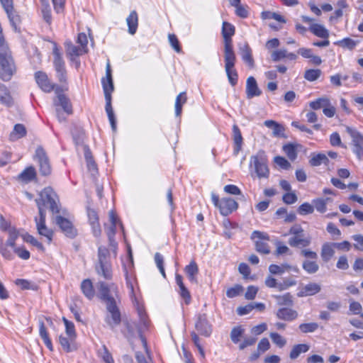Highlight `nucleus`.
Returning a JSON list of instances; mask_svg holds the SVG:
<instances>
[{
    "instance_id": "f257e3e1",
    "label": "nucleus",
    "mask_w": 363,
    "mask_h": 363,
    "mask_svg": "<svg viewBox=\"0 0 363 363\" xmlns=\"http://www.w3.org/2000/svg\"><path fill=\"white\" fill-rule=\"evenodd\" d=\"M104 96L106 99V111L113 131L116 130V121L113 110L111 106V93L113 91V83L111 74V68L109 61L106 63V77L101 79Z\"/></svg>"
},
{
    "instance_id": "f03ea898",
    "label": "nucleus",
    "mask_w": 363,
    "mask_h": 363,
    "mask_svg": "<svg viewBox=\"0 0 363 363\" xmlns=\"http://www.w3.org/2000/svg\"><path fill=\"white\" fill-rule=\"evenodd\" d=\"M57 202L58 198L51 187H45L39 193V197L35 199L38 213H40V211L45 212V206H48L52 213H60Z\"/></svg>"
},
{
    "instance_id": "7ed1b4c3",
    "label": "nucleus",
    "mask_w": 363,
    "mask_h": 363,
    "mask_svg": "<svg viewBox=\"0 0 363 363\" xmlns=\"http://www.w3.org/2000/svg\"><path fill=\"white\" fill-rule=\"evenodd\" d=\"M16 68L8 47L0 50V79L9 81L16 72Z\"/></svg>"
},
{
    "instance_id": "20e7f679",
    "label": "nucleus",
    "mask_w": 363,
    "mask_h": 363,
    "mask_svg": "<svg viewBox=\"0 0 363 363\" xmlns=\"http://www.w3.org/2000/svg\"><path fill=\"white\" fill-rule=\"evenodd\" d=\"M108 250L103 246L99 247L98 262L95 266V269L98 274L108 280L112 278L111 264L108 261Z\"/></svg>"
},
{
    "instance_id": "39448f33",
    "label": "nucleus",
    "mask_w": 363,
    "mask_h": 363,
    "mask_svg": "<svg viewBox=\"0 0 363 363\" xmlns=\"http://www.w3.org/2000/svg\"><path fill=\"white\" fill-rule=\"evenodd\" d=\"M98 284L101 298L105 302L106 305L116 301L120 302L118 288L115 284H108L104 281H100Z\"/></svg>"
},
{
    "instance_id": "423d86ee",
    "label": "nucleus",
    "mask_w": 363,
    "mask_h": 363,
    "mask_svg": "<svg viewBox=\"0 0 363 363\" xmlns=\"http://www.w3.org/2000/svg\"><path fill=\"white\" fill-rule=\"evenodd\" d=\"M250 164L254 165L255 172L259 178H267L269 170L267 160L264 151H259L256 155L250 157Z\"/></svg>"
},
{
    "instance_id": "0eeeda50",
    "label": "nucleus",
    "mask_w": 363,
    "mask_h": 363,
    "mask_svg": "<svg viewBox=\"0 0 363 363\" xmlns=\"http://www.w3.org/2000/svg\"><path fill=\"white\" fill-rule=\"evenodd\" d=\"M52 54L54 57L53 65L56 72V77L60 83L67 84V73L65 68V63L56 44L54 45Z\"/></svg>"
},
{
    "instance_id": "6e6552de",
    "label": "nucleus",
    "mask_w": 363,
    "mask_h": 363,
    "mask_svg": "<svg viewBox=\"0 0 363 363\" xmlns=\"http://www.w3.org/2000/svg\"><path fill=\"white\" fill-rule=\"evenodd\" d=\"M301 255L306 258L302 264L303 269L308 274H315L319 269V266L316 262L318 255L315 252L308 249L301 251Z\"/></svg>"
},
{
    "instance_id": "1a4fd4ad",
    "label": "nucleus",
    "mask_w": 363,
    "mask_h": 363,
    "mask_svg": "<svg viewBox=\"0 0 363 363\" xmlns=\"http://www.w3.org/2000/svg\"><path fill=\"white\" fill-rule=\"evenodd\" d=\"M225 69L232 86H235L238 82V73L235 69L236 56L234 53H224Z\"/></svg>"
},
{
    "instance_id": "9d476101",
    "label": "nucleus",
    "mask_w": 363,
    "mask_h": 363,
    "mask_svg": "<svg viewBox=\"0 0 363 363\" xmlns=\"http://www.w3.org/2000/svg\"><path fill=\"white\" fill-rule=\"evenodd\" d=\"M118 301H116L106 305L108 314L106 316L105 321L111 329L119 325L121 322V315L118 307Z\"/></svg>"
},
{
    "instance_id": "9b49d317",
    "label": "nucleus",
    "mask_w": 363,
    "mask_h": 363,
    "mask_svg": "<svg viewBox=\"0 0 363 363\" xmlns=\"http://www.w3.org/2000/svg\"><path fill=\"white\" fill-rule=\"evenodd\" d=\"M35 158L39 164V170L43 176H48L51 174L52 168L50 160L42 147H38L35 150Z\"/></svg>"
},
{
    "instance_id": "f8f14e48",
    "label": "nucleus",
    "mask_w": 363,
    "mask_h": 363,
    "mask_svg": "<svg viewBox=\"0 0 363 363\" xmlns=\"http://www.w3.org/2000/svg\"><path fill=\"white\" fill-rule=\"evenodd\" d=\"M235 27L224 21L222 26V35L224 41V53H234L232 36L235 34Z\"/></svg>"
},
{
    "instance_id": "ddd939ff",
    "label": "nucleus",
    "mask_w": 363,
    "mask_h": 363,
    "mask_svg": "<svg viewBox=\"0 0 363 363\" xmlns=\"http://www.w3.org/2000/svg\"><path fill=\"white\" fill-rule=\"evenodd\" d=\"M35 79L36 83L39 87L45 92L50 93L55 90L56 93H58L60 86L55 84H52L48 79L46 73L38 71L35 74Z\"/></svg>"
},
{
    "instance_id": "4468645a",
    "label": "nucleus",
    "mask_w": 363,
    "mask_h": 363,
    "mask_svg": "<svg viewBox=\"0 0 363 363\" xmlns=\"http://www.w3.org/2000/svg\"><path fill=\"white\" fill-rule=\"evenodd\" d=\"M251 238L252 240H255L256 238L259 239L255 241V247L256 250L262 254L267 255L270 252L269 247L265 240H269V236L267 233L260 232L258 230H255L252 232Z\"/></svg>"
},
{
    "instance_id": "2eb2a0df",
    "label": "nucleus",
    "mask_w": 363,
    "mask_h": 363,
    "mask_svg": "<svg viewBox=\"0 0 363 363\" xmlns=\"http://www.w3.org/2000/svg\"><path fill=\"white\" fill-rule=\"evenodd\" d=\"M55 223L67 238L73 239L77 235V230L69 220L57 216L55 218Z\"/></svg>"
},
{
    "instance_id": "dca6fc26",
    "label": "nucleus",
    "mask_w": 363,
    "mask_h": 363,
    "mask_svg": "<svg viewBox=\"0 0 363 363\" xmlns=\"http://www.w3.org/2000/svg\"><path fill=\"white\" fill-rule=\"evenodd\" d=\"M46 212L40 211L39 213V218L35 217V221L38 233L45 237L48 239V242H51L53 236V231L48 228L45 224Z\"/></svg>"
},
{
    "instance_id": "f3484780",
    "label": "nucleus",
    "mask_w": 363,
    "mask_h": 363,
    "mask_svg": "<svg viewBox=\"0 0 363 363\" xmlns=\"http://www.w3.org/2000/svg\"><path fill=\"white\" fill-rule=\"evenodd\" d=\"M195 327L199 333L205 337L210 336L212 333L211 325L208 323L206 314H201L198 316Z\"/></svg>"
},
{
    "instance_id": "a211bd4d",
    "label": "nucleus",
    "mask_w": 363,
    "mask_h": 363,
    "mask_svg": "<svg viewBox=\"0 0 363 363\" xmlns=\"http://www.w3.org/2000/svg\"><path fill=\"white\" fill-rule=\"evenodd\" d=\"M87 216L89 223L91 226L92 233L94 235L99 238L101 235V229L99 223V218L97 213L94 209L90 208H87Z\"/></svg>"
},
{
    "instance_id": "6ab92c4d",
    "label": "nucleus",
    "mask_w": 363,
    "mask_h": 363,
    "mask_svg": "<svg viewBox=\"0 0 363 363\" xmlns=\"http://www.w3.org/2000/svg\"><path fill=\"white\" fill-rule=\"evenodd\" d=\"M61 88L58 91L56 99L54 100V104L55 106H61L67 114L69 115L72 113V107L69 99L63 94H61Z\"/></svg>"
},
{
    "instance_id": "aec40b11",
    "label": "nucleus",
    "mask_w": 363,
    "mask_h": 363,
    "mask_svg": "<svg viewBox=\"0 0 363 363\" xmlns=\"http://www.w3.org/2000/svg\"><path fill=\"white\" fill-rule=\"evenodd\" d=\"M238 207V203L231 198H223L220 199L219 210L220 213L223 216L230 214L233 211L236 210Z\"/></svg>"
},
{
    "instance_id": "412c9836",
    "label": "nucleus",
    "mask_w": 363,
    "mask_h": 363,
    "mask_svg": "<svg viewBox=\"0 0 363 363\" xmlns=\"http://www.w3.org/2000/svg\"><path fill=\"white\" fill-rule=\"evenodd\" d=\"M239 50L242 60L247 63L250 68L255 67V61L252 55V49L247 43L239 45Z\"/></svg>"
},
{
    "instance_id": "4be33fe9",
    "label": "nucleus",
    "mask_w": 363,
    "mask_h": 363,
    "mask_svg": "<svg viewBox=\"0 0 363 363\" xmlns=\"http://www.w3.org/2000/svg\"><path fill=\"white\" fill-rule=\"evenodd\" d=\"M246 94L248 99L259 96L262 94V91L259 89L257 81L253 77H250L247 79Z\"/></svg>"
},
{
    "instance_id": "5701e85b",
    "label": "nucleus",
    "mask_w": 363,
    "mask_h": 363,
    "mask_svg": "<svg viewBox=\"0 0 363 363\" xmlns=\"http://www.w3.org/2000/svg\"><path fill=\"white\" fill-rule=\"evenodd\" d=\"M277 317L285 321H293L298 318V312L290 308H281L276 313Z\"/></svg>"
},
{
    "instance_id": "b1692460",
    "label": "nucleus",
    "mask_w": 363,
    "mask_h": 363,
    "mask_svg": "<svg viewBox=\"0 0 363 363\" xmlns=\"http://www.w3.org/2000/svg\"><path fill=\"white\" fill-rule=\"evenodd\" d=\"M264 124L266 127L273 130L272 135L274 137L286 138V135H285V128L281 124L272 120L265 121Z\"/></svg>"
},
{
    "instance_id": "393cba45",
    "label": "nucleus",
    "mask_w": 363,
    "mask_h": 363,
    "mask_svg": "<svg viewBox=\"0 0 363 363\" xmlns=\"http://www.w3.org/2000/svg\"><path fill=\"white\" fill-rule=\"evenodd\" d=\"M36 175L37 173L35 167L30 166L18 175L17 180L27 184L35 179Z\"/></svg>"
},
{
    "instance_id": "a878e982",
    "label": "nucleus",
    "mask_w": 363,
    "mask_h": 363,
    "mask_svg": "<svg viewBox=\"0 0 363 363\" xmlns=\"http://www.w3.org/2000/svg\"><path fill=\"white\" fill-rule=\"evenodd\" d=\"M333 242H325L322 245L320 256L324 262H328L335 255Z\"/></svg>"
},
{
    "instance_id": "bb28decb",
    "label": "nucleus",
    "mask_w": 363,
    "mask_h": 363,
    "mask_svg": "<svg viewBox=\"0 0 363 363\" xmlns=\"http://www.w3.org/2000/svg\"><path fill=\"white\" fill-rule=\"evenodd\" d=\"M289 244L291 247H297L299 246L307 247L311 244V239L309 238H304L303 233L292 236L289 239Z\"/></svg>"
},
{
    "instance_id": "cd10ccee",
    "label": "nucleus",
    "mask_w": 363,
    "mask_h": 363,
    "mask_svg": "<svg viewBox=\"0 0 363 363\" xmlns=\"http://www.w3.org/2000/svg\"><path fill=\"white\" fill-rule=\"evenodd\" d=\"M321 290V286L320 284L315 283V282H311L308 284H306L305 286L302 288L301 291L298 294V296H313L318 292H320Z\"/></svg>"
},
{
    "instance_id": "c85d7f7f",
    "label": "nucleus",
    "mask_w": 363,
    "mask_h": 363,
    "mask_svg": "<svg viewBox=\"0 0 363 363\" xmlns=\"http://www.w3.org/2000/svg\"><path fill=\"white\" fill-rule=\"evenodd\" d=\"M233 136L234 141V154L238 155L242 149V136L241 132L237 125L233 126Z\"/></svg>"
},
{
    "instance_id": "c756f323",
    "label": "nucleus",
    "mask_w": 363,
    "mask_h": 363,
    "mask_svg": "<svg viewBox=\"0 0 363 363\" xmlns=\"http://www.w3.org/2000/svg\"><path fill=\"white\" fill-rule=\"evenodd\" d=\"M184 271L189 281L192 283L196 284L199 267L196 262L192 260L189 265L185 267Z\"/></svg>"
},
{
    "instance_id": "7c9ffc66",
    "label": "nucleus",
    "mask_w": 363,
    "mask_h": 363,
    "mask_svg": "<svg viewBox=\"0 0 363 363\" xmlns=\"http://www.w3.org/2000/svg\"><path fill=\"white\" fill-rule=\"evenodd\" d=\"M74 341L75 339L70 338L69 337H66L62 335L59 336V343L66 352H70L77 350Z\"/></svg>"
},
{
    "instance_id": "2f4dec72",
    "label": "nucleus",
    "mask_w": 363,
    "mask_h": 363,
    "mask_svg": "<svg viewBox=\"0 0 363 363\" xmlns=\"http://www.w3.org/2000/svg\"><path fill=\"white\" fill-rule=\"evenodd\" d=\"M66 53L70 57L71 60H74V57L82 55L84 52L81 47L74 45L72 42H66L65 44Z\"/></svg>"
},
{
    "instance_id": "473e14b6",
    "label": "nucleus",
    "mask_w": 363,
    "mask_h": 363,
    "mask_svg": "<svg viewBox=\"0 0 363 363\" xmlns=\"http://www.w3.org/2000/svg\"><path fill=\"white\" fill-rule=\"evenodd\" d=\"M126 22L128 26V33L131 35L135 34L138 25V17L135 11L130 12V15L126 18Z\"/></svg>"
},
{
    "instance_id": "72a5a7b5",
    "label": "nucleus",
    "mask_w": 363,
    "mask_h": 363,
    "mask_svg": "<svg viewBox=\"0 0 363 363\" xmlns=\"http://www.w3.org/2000/svg\"><path fill=\"white\" fill-rule=\"evenodd\" d=\"M0 103L10 106L13 104V99L8 88L0 83Z\"/></svg>"
},
{
    "instance_id": "f704fd0d",
    "label": "nucleus",
    "mask_w": 363,
    "mask_h": 363,
    "mask_svg": "<svg viewBox=\"0 0 363 363\" xmlns=\"http://www.w3.org/2000/svg\"><path fill=\"white\" fill-rule=\"evenodd\" d=\"M81 290L84 295L89 299H92L95 295L92 282L90 279H84L81 284Z\"/></svg>"
},
{
    "instance_id": "c9c22d12",
    "label": "nucleus",
    "mask_w": 363,
    "mask_h": 363,
    "mask_svg": "<svg viewBox=\"0 0 363 363\" xmlns=\"http://www.w3.org/2000/svg\"><path fill=\"white\" fill-rule=\"evenodd\" d=\"M26 135V127L23 124H16L14 125L13 131L10 133L9 139L11 141L17 140Z\"/></svg>"
},
{
    "instance_id": "e433bc0d",
    "label": "nucleus",
    "mask_w": 363,
    "mask_h": 363,
    "mask_svg": "<svg viewBox=\"0 0 363 363\" xmlns=\"http://www.w3.org/2000/svg\"><path fill=\"white\" fill-rule=\"evenodd\" d=\"M309 30L318 37L325 39L329 37L328 30L322 25L313 23L310 26Z\"/></svg>"
},
{
    "instance_id": "4c0bfd02",
    "label": "nucleus",
    "mask_w": 363,
    "mask_h": 363,
    "mask_svg": "<svg viewBox=\"0 0 363 363\" xmlns=\"http://www.w3.org/2000/svg\"><path fill=\"white\" fill-rule=\"evenodd\" d=\"M346 130L352 138L354 146H363V135L359 132L350 127H347Z\"/></svg>"
},
{
    "instance_id": "58836bf2",
    "label": "nucleus",
    "mask_w": 363,
    "mask_h": 363,
    "mask_svg": "<svg viewBox=\"0 0 363 363\" xmlns=\"http://www.w3.org/2000/svg\"><path fill=\"white\" fill-rule=\"evenodd\" d=\"M328 162V157L323 153L313 154L309 160L310 164L313 167L320 166L322 164H326Z\"/></svg>"
},
{
    "instance_id": "ea45409f",
    "label": "nucleus",
    "mask_w": 363,
    "mask_h": 363,
    "mask_svg": "<svg viewBox=\"0 0 363 363\" xmlns=\"http://www.w3.org/2000/svg\"><path fill=\"white\" fill-rule=\"evenodd\" d=\"M39 333H40V336L43 340L45 345L47 346V347L50 350L52 351L53 350L52 344L51 340L49 337V335H48V333L45 328V325L44 323L42 321L40 322Z\"/></svg>"
},
{
    "instance_id": "a19ab883",
    "label": "nucleus",
    "mask_w": 363,
    "mask_h": 363,
    "mask_svg": "<svg viewBox=\"0 0 363 363\" xmlns=\"http://www.w3.org/2000/svg\"><path fill=\"white\" fill-rule=\"evenodd\" d=\"M309 350V346L306 344H298L293 347L289 357L291 359H296L301 353H305Z\"/></svg>"
},
{
    "instance_id": "79ce46f5",
    "label": "nucleus",
    "mask_w": 363,
    "mask_h": 363,
    "mask_svg": "<svg viewBox=\"0 0 363 363\" xmlns=\"http://www.w3.org/2000/svg\"><path fill=\"white\" fill-rule=\"evenodd\" d=\"M15 284L19 286L22 290H33L36 291L38 289L37 284L34 282L30 281L27 279H18L16 280Z\"/></svg>"
},
{
    "instance_id": "37998d69",
    "label": "nucleus",
    "mask_w": 363,
    "mask_h": 363,
    "mask_svg": "<svg viewBox=\"0 0 363 363\" xmlns=\"http://www.w3.org/2000/svg\"><path fill=\"white\" fill-rule=\"evenodd\" d=\"M187 97L186 92L180 93L176 98L175 101V114L179 116L182 111V106L186 102Z\"/></svg>"
},
{
    "instance_id": "c03bdc74",
    "label": "nucleus",
    "mask_w": 363,
    "mask_h": 363,
    "mask_svg": "<svg viewBox=\"0 0 363 363\" xmlns=\"http://www.w3.org/2000/svg\"><path fill=\"white\" fill-rule=\"evenodd\" d=\"M274 297L277 301V303L280 306H292L294 304L293 297L289 293H286L282 296L276 295Z\"/></svg>"
},
{
    "instance_id": "a18cd8bd",
    "label": "nucleus",
    "mask_w": 363,
    "mask_h": 363,
    "mask_svg": "<svg viewBox=\"0 0 363 363\" xmlns=\"http://www.w3.org/2000/svg\"><path fill=\"white\" fill-rule=\"evenodd\" d=\"M6 11V13H7L8 15V17L9 18V21L12 25V26L16 29L17 28V26L19 24V23L21 22V18H20V16L17 13V12L14 10V8L12 7L11 9H9V10H4Z\"/></svg>"
},
{
    "instance_id": "49530a36",
    "label": "nucleus",
    "mask_w": 363,
    "mask_h": 363,
    "mask_svg": "<svg viewBox=\"0 0 363 363\" xmlns=\"http://www.w3.org/2000/svg\"><path fill=\"white\" fill-rule=\"evenodd\" d=\"M322 72L319 69H310L306 70L304 73V78L309 82H314L317 80L321 75Z\"/></svg>"
},
{
    "instance_id": "de8ad7c7",
    "label": "nucleus",
    "mask_w": 363,
    "mask_h": 363,
    "mask_svg": "<svg viewBox=\"0 0 363 363\" xmlns=\"http://www.w3.org/2000/svg\"><path fill=\"white\" fill-rule=\"evenodd\" d=\"M359 43V40H354L350 38H346L336 43L338 45L343 48H347L348 50H353L356 45Z\"/></svg>"
},
{
    "instance_id": "09e8293b",
    "label": "nucleus",
    "mask_w": 363,
    "mask_h": 363,
    "mask_svg": "<svg viewBox=\"0 0 363 363\" xmlns=\"http://www.w3.org/2000/svg\"><path fill=\"white\" fill-rule=\"evenodd\" d=\"M329 101L330 100L327 97L319 98L310 102V107L313 110L323 109L325 106L328 105Z\"/></svg>"
},
{
    "instance_id": "8fccbe9b",
    "label": "nucleus",
    "mask_w": 363,
    "mask_h": 363,
    "mask_svg": "<svg viewBox=\"0 0 363 363\" xmlns=\"http://www.w3.org/2000/svg\"><path fill=\"white\" fill-rule=\"evenodd\" d=\"M62 320L65 325L66 333L70 338L75 339L76 338V332L74 328V325L72 322L69 321L65 317L62 318Z\"/></svg>"
},
{
    "instance_id": "3c124183",
    "label": "nucleus",
    "mask_w": 363,
    "mask_h": 363,
    "mask_svg": "<svg viewBox=\"0 0 363 363\" xmlns=\"http://www.w3.org/2000/svg\"><path fill=\"white\" fill-rule=\"evenodd\" d=\"M244 329L241 326L235 327L230 332V339L234 343H238L244 333Z\"/></svg>"
},
{
    "instance_id": "603ef678",
    "label": "nucleus",
    "mask_w": 363,
    "mask_h": 363,
    "mask_svg": "<svg viewBox=\"0 0 363 363\" xmlns=\"http://www.w3.org/2000/svg\"><path fill=\"white\" fill-rule=\"evenodd\" d=\"M291 269V266L289 264H281V266L277 265V264H271L269 267V271L271 274H283L286 270H288Z\"/></svg>"
},
{
    "instance_id": "864d4df0",
    "label": "nucleus",
    "mask_w": 363,
    "mask_h": 363,
    "mask_svg": "<svg viewBox=\"0 0 363 363\" xmlns=\"http://www.w3.org/2000/svg\"><path fill=\"white\" fill-rule=\"evenodd\" d=\"M283 150L291 160L294 161L296 158L297 152L294 145L289 143L284 145Z\"/></svg>"
},
{
    "instance_id": "5fc2aeb1",
    "label": "nucleus",
    "mask_w": 363,
    "mask_h": 363,
    "mask_svg": "<svg viewBox=\"0 0 363 363\" xmlns=\"http://www.w3.org/2000/svg\"><path fill=\"white\" fill-rule=\"evenodd\" d=\"M298 328L303 333H313L318 328V324L316 323H301Z\"/></svg>"
},
{
    "instance_id": "6e6d98bb",
    "label": "nucleus",
    "mask_w": 363,
    "mask_h": 363,
    "mask_svg": "<svg viewBox=\"0 0 363 363\" xmlns=\"http://www.w3.org/2000/svg\"><path fill=\"white\" fill-rule=\"evenodd\" d=\"M116 225H111L110 226H108V228H106V233L108 236L110 246L113 248H116V245H117L114 240V236L116 234Z\"/></svg>"
},
{
    "instance_id": "4d7b16f0",
    "label": "nucleus",
    "mask_w": 363,
    "mask_h": 363,
    "mask_svg": "<svg viewBox=\"0 0 363 363\" xmlns=\"http://www.w3.org/2000/svg\"><path fill=\"white\" fill-rule=\"evenodd\" d=\"M42 14L43 19L45 21L46 23L50 24L52 20L50 6L48 3L45 1V0H42Z\"/></svg>"
},
{
    "instance_id": "13d9d810",
    "label": "nucleus",
    "mask_w": 363,
    "mask_h": 363,
    "mask_svg": "<svg viewBox=\"0 0 363 363\" xmlns=\"http://www.w3.org/2000/svg\"><path fill=\"white\" fill-rule=\"evenodd\" d=\"M272 342L279 347L281 348L286 344V340L277 333H271L269 335Z\"/></svg>"
},
{
    "instance_id": "bf43d9fd",
    "label": "nucleus",
    "mask_w": 363,
    "mask_h": 363,
    "mask_svg": "<svg viewBox=\"0 0 363 363\" xmlns=\"http://www.w3.org/2000/svg\"><path fill=\"white\" fill-rule=\"evenodd\" d=\"M242 291L243 287L241 285L236 284L226 291V296L230 298H235L239 296Z\"/></svg>"
},
{
    "instance_id": "052dcab7",
    "label": "nucleus",
    "mask_w": 363,
    "mask_h": 363,
    "mask_svg": "<svg viewBox=\"0 0 363 363\" xmlns=\"http://www.w3.org/2000/svg\"><path fill=\"white\" fill-rule=\"evenodd\" d=\"M23 240L26 242L30 243L33 246L36 247L38 249L44 251L45 248L41 242L38 241L33 235L29 234H26L23 236Z\"/></svg>"
},
{
    "instance_id": "680f3d73",
    "label": "nucleus",
    "mask_w": 363,
    "mask_h": 363,
    "mask_svg": "<svg viewBox=\"0 0 363 363\" xmlns=\"http://www.w3.org/2000/svg\"><path fill=\"white\" fill-rule=\"evenodd\" d=\"M99 354L105 363H114L111 354L105 345H103L102 349L99 351Z\"/></svg>"
},
{
    "instance_id": "e2e57ef3",
    "label": "nucleus",
    "mask_w": 363,
    "mask_h": 363,
    "mask_svg": "<svg viewBox=\"0 0 363 363\" xmlns=\"http://www.w3.org/2000/svg\"><path fill=\"white\" fill-rule=\"evenodd\" d=\"M18 238V233L15 229H10L9 230V238L5 244L13 247L16 248V240Z\"/></svg>"
},
{
    "instance_id": "0e129e2a",
    "label": "nucleus",
    "mask_w": 363,
    "mask_h": 363,
    "mask_svg": "<svg viewBox=\"0 0 363 363\" xmlns=\"http://www.w3.org/2000/svg\"><path fill=\"white\" fill-rule=\"evenodd\" d=\"M313 211H314L313 206L308 203H303L298 208V213L301 215H306V214L312 213L313 212Z\"/></svg>"
},
{
    "instance_id": "69168bd1",
    "label": "nucleus",
    "mask_w": 363,
    "mask_h": 363,
    "mask_svg": "<svg viewBox=\"0 0 363 363\" xmlns=\"http://www.w3.org/2000/svg\"><path fill=\"white\" fill-rule=\"evenodd\" d=\"M274 162L284 169H289L291 167L290 162L284 157L277 156L274 158Z\"/></svg>"
},
{
    "instance_id": "338daca9",
    "label": "nucleus",
    "mask_w": 363,
    "mask_h": 363,
    "mask_svg": "<svg viewBox=\"0 0 363 363\" xmlns=\"http://www.w3.org/2000/svg\"><path fill=\"white\" fill-rule=\"evenodd\" d=\"M169 42L172 47V48L177 52H181L182 48L179 45V42L177 38V36L174 34H169L168 36Z\"/></svg>"
},
{
    "instance_id": "774afa93",
    "label": "nucleus",
    "mask_w": 363,
    "mask_h": 363,
    "mask_svg": "<svg viewBox=\"0 0 363 363\" xmlns=\"http://www.w3.org/2000/svg\"><path fill=\"white\" fill-rule=\"evenodd\" d=\"M313 203L314 205L313 207L320 212L325 213L326 211V204L325 201L323 199H317L313 201Z\"/></svg>"
}]
</instances>
